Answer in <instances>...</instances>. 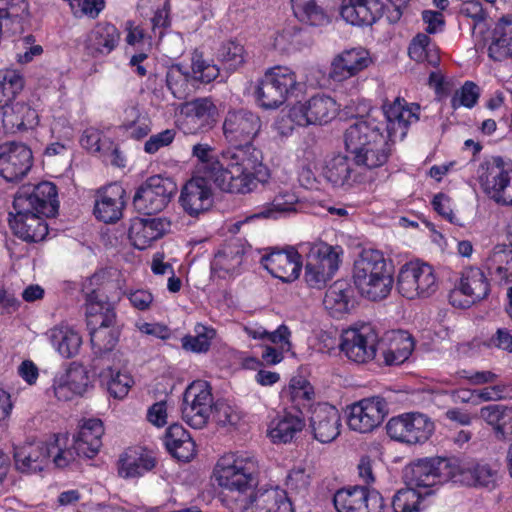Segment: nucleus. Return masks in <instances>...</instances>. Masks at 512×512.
Masks as SVG:
<instances>
[{"mask_svg":"<svg viewBox=\"0 0 512 512\" xmlns=\"http://www.w3.org/2000/svg\"><path fill=\"white\" fill-rule=\"evenodd\" d=\"M218 55L229 69H236L244 62V48L234 41L224 43L219 49Z\"/></svg>","mask_w":512,"mask_h":512,"instance_id":"obj_62","label":"nucleus"},{"mask_svg":"<svg viewBox=\"0 0 512 512\" xmlns=\"http://www.w3.org/2000/svg\"><path fill=\"white\" fill-rule=\"evenodd\" d=\"M338 111L333 98L327 95H315L307 102H298L289 110V118L298 126L325 124L332 120Z\"/></svg>","mask_w":512,"mask_h":512,"instance_id":"obj_16","label":"nucleus"},{"mask_svg":"<svg viewBox=\"0 0 512 512\" xmlns=\"http://www.w3.org/2000/svg\"><path fill=\"white\" fill-rule=\"evenodd\" d=\"M191 69L193 78L203 83H210L219 75V68L204 59L198 52L193 53Z\"/></svg>","mask_w":512,"mask_h":512,"instance_id":"obj_59","label":"nucleus"},{"mask_svg":"<svg viewBox=\"0 0 512 512\" xmlns=\"http://www.w3.org/2000/svg\"><path fill=\"white\" fill-rule=\"evenodd\" d=\"M455 469H458L455 458L420 459L405 471V478L410 486L430 488L452 480Z\"/></svg>","mask_w":512,"mask_h":512,"instance_id":"obj_9","label":"nucleus"},{"mask_svg":"<svg viewBox=\"0 0 512 512\" xmlns=\"http://www.w3.org/2000/svg\"><path fill=\"white\" fill-rule=\"evenodd\" d=\"M298 202L297 196L289 191L281 192L273 199L269 207L255 214V217L272 218L276 213L295 211Z\"/></svg>","mask_w":512,"mask_h":512,"instance_id":"obj_58","label":"nucleus"},{"mask_svg":"<svg viewBox=\"0 0 512 512\" xmlns=\"http://www.w3.org/2000/svg\"><path fill=\"white\" fill-rule=\"evenodd\" d=\"M480 184L484 192L495 202L502 205L512 204V169L504 168L501 159L487 168L480 176Z\"/></svg>","mask_w":512,"mask_h":512,"instance_id":"obj_24","label":"nucleus"},{"mask_svg":"<svg viewBox=\"0 0 512 512\" xmlns=\"http://www.w3.org/2000/svg\"><path fill=\"white\" fill-rule=\"evenodd\" d=\"M421 501V493L413 487H408L396 492L391 505L394 512H420Z\"/></svg>","mask_w":512,"mask_h":512,"instance_id":"obj_57","label":"nucleus"},{"mask_svg":"<svg viewBox=\"0 0 512 512\" xmlns=\"http://www.w3.org/2000/svg\"><path fill=\"white\" fill-rule=\"evenodd\" d=\"M341 417L339 411L327 403H317L310 407L309 428L315 440L326 444L340 434Z\"/></svg>","mask_w":512,"mask_h":512,"instance_id":"obj_22","label":"nucleus"},{"mask_svg":"<svg viewBox=\"0 0 512 512\" xmlns=\"http://www.w3.org/2000/svg\"><path fill=\"white\" fill-rule=\"evenodd\" d=\"M414 349V342L410 336L405 333H399L394 338L390 347L383 351L385 363L387 365H400L404 363L411 355Z\"/></svg>","mask_w":512,"mask_h":512,"instance_id":"obj_52","label":"nucleus"},{"mask_svg":"<svg viewBox=\"0 0 512 512\" xmlns=\"http://www.w3.org/2000/svg\"><path fill=\"white\" fill-rule=\"evenodd\" d=\"M213 411V396L208 382H192L183 394L181 406L183 420L194 429L204 428Z\"/></svg>","mask_w":512,"mask_h":512,"instance_id":"obj_8","label":"nucleus"},{"mask_svg":"<svg viewBox=\"0 0 512 512\" xmlns=\"http://www.w3.org/2000/svg\"><path fill=\"white\" fill-rule=\"evenodd\" d=\"M190 74L184 71L180 65L171 66L166 74V84L173 96L184 99L190 92Z\"/></svg>","mask_w":512,"mask_h":512,"instance_id":"obj_56","label":"nucleus"},{"mask_svg":"<svg viewBox=\"0 0 512 512\" xmlns=\"http://www.w3.org/2000/svg\"><path fill=\"white\" fill-rule=\"evenodd\" d=\"M55 449L54 444L44 442H27L14 446V467L23 474L41 472L49 463V458Z\"/></svg>","mask_w":512,"mask_h":512,"instance_id":"obj_23","label":"nucleus"},{"mask_svg":"<svg viewBox=\"0 0 512 512\" xmlns=\"http://www.w3.org/2000/svg\"><path fill=\"white\" fill-rule=\"evenodd\" d=\"M0 109L3 126L8 132L14 133L32 128L38 122L36 110L24 102L12 101Z\"/></svg>","mask_w":512,"mask_h":512,"instance_id":"obj_38","label":"nucleus"},{"mask_svg":"<svg viewBox=\"0 0 512 512\" xmlns=\"http://www.w3.org/2000/svg\"><path fill=\"white\" fill-rule=\"evenodd\" d=\"M338 512H383L384 501L376 490L352 486L338 490L333 498Z\"/></svg>","mask_w":512,"mask_h":512,"instance_id":"obj_17","label":"nucleus"},{"mask_svg":"<svg viewBox=\"0 0 512 512\" xmlns=\"http://www.w3.org/2000/svg\"><path fill=\"white\" fill-rule=\"evenodd\" d=\"M125 190L118 184H110L97 191L94 215L104 223H114L122 216Z\"/></svg>","mask_w":512,"mask_h":512,"instance_id":"obj_30","label":"nucleus"},{"mask_svg":"<svg viewBox=\"0 0 512 512\" xmlns=\"http://www.w3.org/2000/svg\"><path fill=\"white\" fill-rule=\"evenodd\" d=\"M352 293L346 281L338 280L326 291L323 303L333 314L346 313L349 310Z\"/></svg>","mask_w":512,"mask_h":512,"instance_id":"obj_47","label":"nucleus"},{"mask_svg":"<svg viewBox=\"0 0 512 512\" xmlns=\"http://www.w3.org/2000/svg\"><path fill=\"white\" fill-rule=\"evenodd\" d=\"M120 32L111 23L99 22L87 34L85 50L92 57L106 56L119 44Z\"/></svg>","mask_w":512,"mask_h":512,"instance_id":"obj_32","label":"nucleus"},{"mask_svg":"<svg viewBox=\"0 0 512 512\" xmlns=\"http://www.w3.org/2000/svg\"><path fill=\"white\" fill-rule=\"evenodd\" d=\"M27 11L26 0H0V21L5 32L15 33L21 27L20 20Z\"/></svg>","mask_w":512,"mask_h":512,"instance_id":"obj_50","label":"nucleus"},{"mask_svg":"<svg viewBox=\"0 0 512 512\" xmlns=\"http://www.w3.org/2000/svg\"><path fill=\"white\" fill-rule=\"evenodd\" d=\"M255 471L254 461L247 457L228 454L218 460L214 474L219 486L228 490L224 501L229 510L232 499L238 498L239 494L250 495L253 492Z\"/></svg>","mask_w":512,"mask_h":512,"instance_id":"obj_4","label":"nucleus"},{"mask_svg":"<svg viewBox=\"0 0 512 512\" xmlns=\"http://www.w3.org/2000/svg\"><path fill=\"white\" fill-rule=\"evenodd\" d=\"M382 109L386 121L368 115L357 119L345 131L346 149L358 166L374 169L384 165L391 155L394 138H404L408 126L419 120L420 106L407 105L404 99L384 103Z\"/></svg>","mask_w":512,"mask_h":512,"instance_id":"obj_1","label":"nucleus"},{"mask_svg":"<svg viewBox=\"0 0 512 512\" xmlns=\"http://www.w3.org/2000/svg\"><path fill=\"white\" fill-rule=\"evenodd\" d=\"M155 467V459L147 454L134 451L125 453L120 458L119 474L125 478L142 476Z\"/></svg>","mask_w":512,"mask_h":512,"instance_id":"obj_48","label":"nucleus"},{"mask_svg":"<svg viewBox=\"0 0 512 512\" xmlns=\"http://www.w3.org/2000/svg\"><path fill=\"white\" fill-rule=\"evenodd\" d=\"M389 412L386 400L380 396L364 398L349 408L348 426L360 432H372L380 426Z\"/></svg>","mask_w":512,"mask_h":512,"instance_id":"obj_15","label":"nucleus"},{"mask_svg":"<svg viewBox=\"0 0 512 512\" xmlns=\"http://www.w3.org/2000/svg\"><path fill=\"white\" fill-rule=\"evenodd\" d=\"M176 192L177 185L171 178L154 175L137 188L133 206L146 215L159 213L167 207Z\"/></svg>","mask_w":512,"mask_h":512,"instance_id":"obj_6","label":"nucleus"},{"mask_svg":"<svg viewBox=\"0 0 512 512\" xmlns=\"http://www.w3.org/2000/svg\"><path fill=\"white\" fill-rule=\"evenodd\" d=\"M48 336L53 347L64 358L76 356L82 344V338L77 331L69 326H56L49 330Z\"/></svg>","mask_w":512,"mask_h":512,"instance_id":"obj_43","label":"nucleus"},{"mask_svg":"<svg viewBox=\"0 0 512 512\" xmlns=\"http://www.w3.org/2000/svg\"><path fill=\"white\" fill-rule=\"evenodd\" d=\"M100 369L99 375L106 380L109 394L117 399L124 398L133 383L131 376L120 371L114 372L110 363H106L105 366H100Z\"/></svg>","mask_w":512,"mask_h":512,"instance_id":"obj_51","label":"nucleus"},{"mask_svg":"<svg viewBox=\"0 0 512 512\" xmlns=\"http://www.w3.org/2000/svg\"><path fill=\"white\" fill-rule=\"evenodd\" d=\"M393 265L381 251L363 250L354 262L353 281L362 296L372 301L385 299L391 292Z\"/></svg>","mask_w":512,"mask_h":512,"instance_id":"obj_3","label":"nucleus"},{"mask_svg":"<svg viewBox=\"0 0 512 512\" xmlns=\"http://www.w3.org/2000/svg\"><path fill=\"white\" fill-rule=\"evenodd\" d=\"M260 116L247 109L229 110L223 122V135L230 143H252L261 131Z\"/></svg>","mask_w":512,"mask_h":512,"instance_id":"obj_19","label":"nucleus"},{"mask_svg":"<svg viewBox=\"0 0 512 512\" xmlns=\"http://www.w3.org/2000/svg\"><path fill=\"white\" fill-rule=\"evenodd\" d=\"M194 331V336L188 335L182 338V347L187 351L195 353L207 352L210 348L211 340L216 335V331L202 324H197Z\"/></svg>","mask_w":512,"mask_h":512,"instance_id":"obj_55","label":"nucleus"},{"mask_svg":"<svg viewBox=\"0 0 512 512\" xmlns=\"http://www.w3.org/2000/svg\"><path fill=\"white\" fill-rule=\"evenodd\" d=\"M231 502V512H294L287 492L279 488L260 489L250 492V495L239 494Z\"/></svg>","mask_w":512,"mask_h":512,"instance_id":"obj_11","label":"nucleus"},{"mask_svg":"<svg viewBox=\"0 0 512 512\" xmlns=\"http://www.w3.org/2000/svg\"><path fill=\"white\" fill-rule=\"evenodd\" d=\"M221 172L217 187L228 193L246 194L265 183L268 170L262 165V152L252 143H234L221 152Z\"/></svg>","mask_w":512,"mask_h":512,"instance_id":"obj_2","label":"nucleus"},{"mask_svg":"<svg viewBox=\"0 0 512 512\" xmlns=\"http://www.w3.org/2000/svg\"><path fill=\"white\" fill-rule=\"evenodd\" d=\"M169 228L170 221L166 218H135L131 222L128 236L135 248L144 250L161 238Z\"/></svg>","mask_w":512,"mask_h":512,"instance_id":"obj_29","label":"nucleus"},{"mask_svg":"<svg viewBox=\"0 0 512 512\" xmlns=\"http://www.w3.org/2000/svg\"><path fill=\"white\" fill-rule=\"evenodd\" d=\"M214 421L220 426L235 425L239 416L236 411L227 403L217 402L213 403L212 414Z\"/></svg>","mask_w":512,"mask_h":512,"instance_id":"obj_64","label":"nucleus"},{"mask_svg":"<svg viewBox=\"0 0 512 512\" xmlns=\"http://www.w3.org/2000/svg\"><path fill=\"white\" fill-rule=\"evenodd\" d=\"M480 97L479 87L472 81H466L463 86L457 90L452 99L451 106L458 109L461 106L473 108Z\"/></svg>","mask_w":512,"mask_h":512,"instance_id":"obj_61","label":"nucleus"},{"mask_svg":"<svg viewBox=\"0 0 512 512\" xmlns=\"http://www.w3.org/2000/svg\"><path fill=\"white\" fill-rule=\"evenodd\" d=\"M339 253L325 243L310 247L305 265V279L309 286L321 288L339 268Z\"/></svg>","mask_w":512,"mask_h":512,"instance_id":"obj_12","label":"nucleus"},{"mask_svg":"<svg viewBox=\"0 0 512 512\" xmlns=\"http://www.w3.org/2000/svg\"><path fill=\"white\" fill-rule=\"evenodd\" d=\"M57 195L56 186L48 181L24 185L15 194L13 208L35 212L46 218L55 217L59 208Z\"/></svg>","mask_w":512,"mask_h":512,"instance_id":"obj_7","label":"nucleus"},{"mask_svg":"<svg viewBox=\"0 0 512 512\" xmlns=\"http://www.w3.org/2000/svg\"><path fill=\"white\" fill-rule=\"evenodd\" d=\"M310 483V477L304 468L292 469L286 478V487L290 492L303 494L307 491Z\"/></svg>","mask_w":512,"mask_h":512,"instance_id":"obj_63","label":"nucleus"},{"mask_svg":"<svg viewBox=\"0 0 512 512\" xmlns=\"http://www.w3.org/2000/svg\"><path fill=\"white\" fill-rule=\"evenodd\" d=\"M299 83L289 67L275 66L268 69L258 81L254 94L258 105L266 110L283 105L294 94Z\"/></svg>","mask_w":512,"mask_h":512,"instance_id":"obj_5","label":"nucleus"},{"mask_svg":"<svg viewBox=\"0 0 512 512\" xmlns=\"http://www.w3.org/2000/svg\"><path fill=\"white\" fill-rule=\"evenodd\" d=\"M104 434L103 423L100 419H88L80 426L74 436L73 449L78 456L93 458L102 446Z\"/></svg>","mask_w":512,"mask_h":512,"instance_id":"obj_34","label":"nucleus"},{"mask_svg":"<svg viewBox=\"0 0 512 512\" xmlns=\"http://www.w3.org/2000/svg\"><path fill=\"white\" fill-rule=\"evenodd\" d=\"M86 318L88 327L114 326L116 313L113 305L93 290L86 297Z\"/></svg>","mask_w":512,"mask_h":512,"instance_id":"obj_40","label":"nucleus"},{"mask_svg":"<svg viewBox=\"0 0 512 512\" xmlns=\"http://www.w3.org/2000/svg\"><path fill=\"white\" fill-rule=\"evenodd\" d=\"M378 342L375 330L370 325H363L345 330L339 347L349 360L362 364L374 359Z\"/></svg>","mask_w":512,"mask_h":512,"instance_id":"obj_14","label":"nucleus"},{"mask_svg":"<svg viewBox=\"0 0 512 512\" xmlns=\"http://www.w3.org/2000/svg\"><path fill=\"white\" fill-rule=\"evenodd\" d=\"M491 280L506 285L512 282V249L506 245L495 246L483 264Z\"/></svg>","mask_w":512,"mask_h":512,"instance_id":"obj_36","label":"nucleus"},{"mask_svg":"<svg viewBox=\"0 0 512 512\" xmlns=\"http://www.w3.org/2000/svg\"><path fill=\"white\" fill-rule=\"evenodd\" d=\"M210 179L193 176L181 189L179 203L183 211L191 217H198L213 205V192Z\"/></svg>","mask_w":512,"mask_h":512,"instance_id":"obj_20","label":"nucleus"},{"mask_svg":"<svg viewBox=\"0 0 512 512\" xmlns=\"http://www.w3.org/2000/svg\"><path fill=\"white\" fill-rule=\"evenodd\" d=\"M295 17L311 26H321L329 22L325 10L316 0H291Z\"/></svg>","mask_w":512,"mask_h":512,"instance_id":"obj_49","label":"nucleus"},{"mask_svg":"<svg viewBox=\"0 0 512 512\" xmlns=\"http://www.w3.org/2000/svg\"><path fill=\"white\" fill-rule=\"evenodd\" d=\"M33 165L31 149L19 142L0 144V176L7 182H18Z\"/></svg>","mask_w":512,"mask_h":512,"instance_id":"obj_18","label":"nucleus"},{"mask_svg":"<svg viewBox=\"0 0 512 512\" xmlns=\"http://www.w3.org/2000/svg\"><path fill=\"white\" fill-rule=\"evenodd\" d=\"M183 130L186 134L207 132L217 122L218 109L211 98L201 97L185 103Z\"/></svg>","mask_w":512,"mask_h":512,"instance_id":"obj_25","label":"nucleus"},{"mask_svg":"<svg viewBox=\"0 0 512 512\" xmlns=\"http://www.w3.org/2000/svg\"><path fill=\"white\" fill-rule=\"evenodd\" d=\"M169 1L168 0H140L138 9L141 14H153L151 18L152 32L154 37L159 39L160 44L165 47L166 40L164 39V32L170 26L169 18Z\"/></svg>","mask_w":512,"mask_h":512,"instance_id":"obj_42","label":"nucleus"},{"mask_svg":"<svg viewBox=\"0 0 512 512\" xmlns=\"http://www.w3.org/2000/svg\"><path fill=\"white\" fill-rule=\"evenodd\" d=\"M214 148L207 143H197L192 147V156L198 161L197 172L216 184L221 172V154L215 155Z\"/></svg>","mask_w":512,"mask_h":512,"instance_id":"obj_45","label":"nucleus"},{"mask_svg":"<svg viewBox=\"0 0 512 512\" xmlns=\"http://www.w3.org/2000/svg\"><path fill=\"white\" fill-rule=\"evenodd\" d=\"M453 482H459L467 486L486 487L492 489L496 486L497 471L488 464L461 463L457 459Z\"/></svg>","mask_w":512,"mask_h":512,"instance_id":"obj_33","label":"nucleus"},{"mask_svg":"<svg viewBox=\"0 0 512 512\" xmlns=\"http://www.w3.org/2000/svg\"><path fill=\"white\" fill-rule=\"evenodd\" d=\"M433 430V423L421 413L402 414L391 418L386 424L391 439L410 445L425 442Z\"/></svg>","mask_w":512,"mask_h":512,"instance_id":"obj_13","label":"nucleus"},{"mask_svg":"<svg viewBox=\"0 0 512 512\" xmlns=\"http://www.w3.org/2000/svg\"><path fill=\"white\" fill-rule=\"evenodd\" d=\"M458 290L468 297V304H473L486 299L490 294L491 286L482 269L470 266L461 272Z\"/></svg>","mask_w":512,"mask_h":512,"instance_id":"obj_37","label":"nucleus"},{"mask_svg":"<svg viewBox=\"0 0 512 512\" xmlns=\"http://www.w3.org/2000/svg\"><path fill=\"white\" fill-rule=\"evenodd\" d=\"M289 399L293 406L303 414L306 409L310 413V407L314 397V389L311 384L305 379H292L288 388Z\"/></svg>","mask_w":512,"mask_h":512,"instance_id":"obj_54","label":"nucleus"},{"mask_svg":"<svg viewBox=\"0 0 512 512\" xmlns=\"http://www.w3.org/2000/svg\"><path fill=\"white\" fill-rule=\"evenodd\" d=\"M438 288L433 268L426 263L409 262L398 273L397 289L407 299L429 297Z\"/></svg>","mask_w":512,"mask_h":512,"instance_id":"obj_10","label":"nucleus"},{"mask_svg":"<svg viewBox=\"0 0 512 512\" xmlns=\"http://www.w3.org/2000/svg\"><path fill=\"white\" fill-rule=\"evenodd\" d=\"M301 256L294 249L272 251L261 257L263 267L283 282L296 280L301 272Z\"/></svg>","mask_w":512,"mask_h":512,"instance_id":"obj_26","label":"nucleus"},{"mask_svg":"<svg viewBox=\"0 0 512 512\" xmlns=\"http://www.w3.org/2000/svg\"><path fill=\"white\" fill-rule=\"evenodd\" d=\"M383 4L380 0H344L340 15L353 26H369L380 18Z\"/></svg>","mask_w":512,"mask_h":512,"instance_id":"obj_31","label":"nucleus"},{"mask_svg":"<svg viewBox=\"0 0 512 512\" xmlns=\"http://www.w3.org/2000/svg\"><path fill=\"white\" fill-rule=\"evenodd\" d=\"M24 87L23 76L16 70L0 71V108L12 102Z\"/></svg>","mask_w":512,"mask_h":512,"instance_id":"obj_53","label":"nucleus"},{"mask_svg":"<svg viewBox=\"0 0 512 512\" xmlns=\"http://www.w3.org/2000/svg\"><path fill=\"white\" fill-rule=\"evenodd\" d=\"M247 253V246L241 239H231L222 244L211 261V275L220 279L238 275Z\"/></svg>","mask_w":512,"mask_h":512,"instance_id":"obj_21","label":"nucleus"},{"mask_svg":"<svg viewBox=\"0 0 512 512\" xmlns=\"http://www.w3.org/2000/svg\"><path fill=\"white\" fill-rule=\"evenodd\" d=\"M64 379L76 395L82 396L89 388L90 378L86 368L78 363H71L66 371Z\"/></svg>","mask_w":512,"mask_h":512,"instance_id":"obj_60","label":"nucleus"},{"mask_svg":"<svg viewBox=\"0 0 512 512\" xmlns=\"http://www.w3.org/2000/svg\"><path fill=\"white\" fill-rule=\"evenodd\" d=\"M304 426L302 417L285 413L271 422L268 435L274 443H288L303 430Z\"/></svg>","mask_w":512,"mask_h":512,"instance_id":"obj_44","label":"nucleus"},{"mask_svg":"<svg viewBox=\"0 0 512 512\" xmlns=\"http://www.w3.org/2000/svg\"><path fill=\"white\" fill-rule=\"evenodd\" d=\"M94 354L93 368L98 369L110 363L112 351L118 342V332L113 326L88 327Z\"/></svg>","mask_w":512,"mask_h":512,"instance_id":"obj_35","label":"nucleus"},{"mask_svg":"<svg viewBox=\"0 0 512 512\" xmlns=\"http://www.w3.org/2000/svg\"><path fill=\"white\" fill-rule=\"evenodd\" d=\"M479 417L493 428L497 440H505L512 434V407L500 404L483 406Z\"/></svg>","mask_w":512,"mask_h":512,"instance_id":"obj_41","label":"nucleus"},{"mask_svg":"<svg viewBox=\"0 0 512 512\" xmlns=\"http://www.w3.org/2000/svg\"><path fill=\"white\" fill-rule=\"evenodd\" d=\"M488 55L494 61L512 59V15L503 16L496 22L491 33Z\"/></svg>","mask_w":512,"mask_h":512,"instance_id":"obj_39","label":"nucleus"},{"mask_svg":"<svg viewBox=\"0 0 512 512\" xmlns=\"http://www.w3.org/2000/svg\"><path fill=\"white\" fill-rule=\"evenodd\" d=\"M9 213V226L13 233L26 242L42 241L48 234V226L44 216L31 211L14 209Z\"/></svg>","mask_w":512,"mask_h":512,"instance_id":"obj_28","label":"nucleus"},{"mask_svg":"<svg viewBox=\"0 0 512 512\" xmlns=\"http://www.w3.org/2000/svg\"><path fill=\"white\" fill-rule=\"evenodd\" d=\"M371 62L368 51L363 48L345 50L333 59L329 76L334 81L342 82L368 68Z\"/></svg>","mask_w":512,"mask_h":512,"instance_id":"obj_27","label":"nucleus"},{"mask_svg":"<svg viewBox=\"0 0 512 512\" xmlns=\"http://www.w3.org/2000/svg\"><path fill=\"white\" fill-rule=\"evenodd\" d=\"M353 169L350 159L345 155H335L326 160L322 174L333 186L342 187L349 185L352 179Z\"/></svg>","mask_w":512,"mask_h":512,"instance_id":"obj_46","label":"nucleus"}]
</instances>
